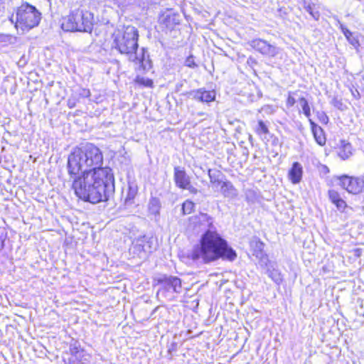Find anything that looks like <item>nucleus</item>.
I'll use <instances>...</instances> for the list:
<instances>
[{
	"instance_id": "1",
	"label": "nucleus",
	"mask_w": 364,
	"mask_h": 364,
	"mask_svg": "<svg viewBox=\"0 0 364 364\" xmlns=\"http://www.w3.org/2000/svg\"><path fill=\"white\" fill-rule=\"evenodd\" d=\"M103 156L92 144L76 147L68 158L69 175L75 176L72 188L81 200L91 203L109 200L114 193L112 169L102 168Z\"/></svg>"
},
{
	"instance_id": "8",
	"label": "nucleus",
	"mask_w": 364,
	"mask_h": 364,
	"mask_svg": "<svg viewBox=\"0 0 364 364\" xmlns=\"http://www.w3.org/2000/svg\"><path fill=\"white\" fill-rule=\"evenodd\" d=\"M158 284H161L165 290L172 289L174 292L180 293L181 291V281L173 276L161 275L156 279Z\"/></svg>"
},
{
	"instance_id": "3",
	"label": "nucleus",
	"mask_w": 364,
	"mask_h": 364,
	"mask_svg": "<svg viewBox=\"0 0 364 364\" xmlns=\"http://www.w3.org/2000/svg\"><path fill=\"white\" fill-rule=\"evenodd\" d=\"M113 46L122 54L126 55L130 61L139 65L143 70L151 68V60L144 48L137 53L139 33L132 26H123L113 33Z\"/></svg>"
},
{
	"instance_id": "5",
	"label": "nucleus",
	"mask_w": 364,
	"mask_h": 364,
	"mask_svg": "<svg viewBox=\"0 0 364 364\" xmlns=\"http://www.w3.org/2000/svg\"><path fill=\"white\" fill-rule=\"evenodd\" d=\"M41 13L33 6L23 4L16 11V16L13 15L11 21L15 22L17 30L23 33L28 31L37 26L41 21Z\"/></svg>"
},
{
	"instance_id": "16",
	"label": "nucleus",
	"mask_w": 364,
	"mask_h": 364,
	"mask_svg": "<svg viewBox=\"0 0 364 364\" xmlns=\"http://www.w3.org/2000/svg\"><path fill=\"white\" fill-rule=\"evenodd\" d=\"M352 146L349 142L344 140L341 141V146L338 151V155L343 160L348 159L352 154Z\"/></svg>"
},
{
	"instance_id": "29",
	"label": "nucleus",
	"mask_w": 364,
	"mask_h": 364,
	"mask_svg": "<svg viewBox=\"0 0 364 364\" xmlns=\"http://www.w3.org/2000/svg\"><path fill=\"white\" fill-rule=\"evenodd\" d=\"M296 102V100L295 99L292 97V96H289L288 98H287V106L289 107H292L294 105Z\"/></svg>"
},
{
	"instance_id": "4",
	"label": "nucleus",
	"mask_w": 364,
	"mask_h": 364,
	"mask_svg": "<svg viewBox=\"0 0 364 364\" xmlns=\"http://www.w3.org/2000/svg\"><path fill=\"white\" fill-rule=\"evenodd\" d=\"M93 20V14L91 12L77 9L63 18L61 28L65 31L90 32Z\"/></svg>"
},
{
	"instance_id": "22",
	"label": "nucleus",
	"mask_w": 364,
	"mask_h": 364,
	"mask_svg": "<svg viewBox=\"0 0 364 364\" xmlns=\"http://www.w3.org/2000/svg\"><path fill=\"white\" fill-rule=\"evenodd\" d=\"M195 207V204L191 200H186L182 205V212L183 215L192 213Z\"/></svg>"
},
{
	"instance_id": "10",
	"label": "nucleus",
	"mask_w": 364,
	"mask_h": 364,
	"mask_svg": "<svg viewBox=\"0 0 364 364\" xmlns=\"http://www.w3.org/2000/svg\"><path fill=\"white\" fill-rule=\"evenodd\" d=\"M174 180L177 186L181 188L186 187L190 183L189 176L186 173L185 171L180 167L174 168Z\"/></svg>"
},
{
	"instance_id": "19",
	"label": "nucleus",
	"mask_w": 364,
	"mask_h": 364,
	"mask_svg": "<svg viewBox=\"0 0 364 364\" xmlns=\"http://www.w3.org/2000/svg\"><path fill=\"white\" fill-rule=\"evenodd\" d=\"M138 192V188L136 186L129 185L127 196L125 198V203L127 205H132L133 200L136 197Z\"/></svg>"
},
{
	"instance_id": "17",
	"label": "nucleus",
	"mask_w": 364,
	"mask_h": 364,
	"mask_svg": "<svg viewBox=\"0 0 364 364\" xmlns=\"http://www.w3.org/2000/svg\"><path fill=\"white\" fill-rule=\"evenodd\" d=\"M208 176L210 178V181L212 184L215 186L221 185L223 181H222V173L216 169H209Z\"/></svg>"
},
{
	"instance_id": "27",
	"label": "nucleus",
	"mask_w": 364,
	"mask_h": 364,
	"mask_svg": "<svg viewBox=\"0 0 364 364\" xmlns=\"http://www.w3.org/2000/svg\"><path fill=\"white\" fill-rule=\"evenodd\" d=\"M341 28L346 38L348 40H350V38L352 37V33L348 28H345L342 24H341Z\"/></svg>"
},
{
	"instance_id": "15",
	"label": "nucleus",
	"mask_w": 364,
	"mask_h": 364,
	"mask_svg": "<svg viewBox=\"0 0 364 364\" xmlns=\"http://www.w3.org/2000/svg\"><path fill=\"white\" fill-rule=\"evenodd\" d=\"M220 191L222 194L227 198H233L237 196V191L229 181H224L222 183L220 186Z\"/></svg>"
},
{
	"instance_id": "9",
	"label": "nucleus",
	"mask_w": 364,
	"mask_h": 364,
	"mask_svg": "<svg viewBox=\"0 0 364 364\" xmlns=\"http://www.w3.org/2000/svg\"><path fill=\"white\" fill-rule=\"evenodd\" d=\"M188 95L193 99L202 102H210L215 100V91L205 90L203 88L192 90Z\"/></svg>"
},
{
	"instance_id": "34",
	"label": "nucleus",
	"mask_w": 364,
	"mask_h": 364,
	"mask_svg": "<svg viewBox=\"0 0 364 364\" xmlns=\"http://www.w3.org/2000/svg\"><path fill=\"white\" fill-rule=\"evenodd\" d=\"M85 97H88L90 95V91L89 90H83V94H82Z\"/></svg>"
},
{
	"instance_id": "21",
	"label": "nucleus",
	"mask_w": 364,
	"mask_h": 364,
	"mask_svg": "<svg viewBox=\"0 0 364 364\" xmlns=\"http://www.w3.org/2000/svg\"><path fill=\"white\" fill-rule=\"evenodd\" d=\"M299 102L302 108L304 114L309 118L311 116V108L307 100L304 97H301L299 100Z\"/></svg>"
},
{
	"instance_id": "25",
	"label": "nucleus",
	"mask_w": 364,
	"mask_h": 364,
	"mask_svg": "<svg viewBox=\"0 0 364 364\" xmlns=\"http://www.w3.org/2000/svg\"><path fill=\"white\" fill-rule=\"evenodd\" d=\"M134 248L136 250L140 252L139 257L143 258L146 256V252L148 251V250L146 248V245L137 244L134 247ZM149 251L150 252L151 250H149Z\"/></svg>"
},
{
	"instance_id": "26",
	"label": "nucleus",
	"mask_w": 364,
	"mask_h": 364,
	"mask_svg": "<svg viewBox=\"0 0 364 364\" xmlns=\"http://www.w3.org/2000/svg\"><path fill=\"white\" fill-rule=\"evenodd\" d=\"M306 9L312 16V17L314 19H316V20L318 19V18L320 16L318 11H314L310 6L306 7Z\"/></svg>"
},
{
	"instance_id": "20",
	"label": "nucleus",
	"mask_w": 364,
	"mask_h": 364,
	"mask_svg": "<svg viewBox=\"0 0 364 364\" xmlns=\"http://www.w3.org/2000/svg\"><path fill=\"white\" fill-rule=\"evenodd\" d=\"M255 132L262 138L266 139L267 134H269V129L263 121L259 120L255 128Z\"/></svg>"
},
{
	"instance_id": "12",
	"label": "nucleus",
	"mask_w": 364,
	"mask_h": 364,
	"mask_svg": "<svg viewBox=\"0 0 364 364\" xmlns=\"http://www.w3.org/2000/svg\"><path fill=\"white\" fill-rule=\"evenodd\" d=\"M328 195L330 200L336 206L339 210L343 211L347 207L346 201L341 198V196L338 191L333 189L329 190Z\"/></svg>"
},
{
	"instance_id": "18",
	"label": "nucleus",
	"mask_w": 364,
	"mask_h": 364,
	"mask_svg": "<svg viewBox=\"0 0 364 364\" xmlns=\"http://www.w3.org/2000/svg\"><path fill=\"white\" fill-rule=\"evenodd\" d=\"M161 203L158 198H152L149 203V211L150 213L157 215L159 214Z\"/></svg>"
},
{
	"instance_id": "13",
	"label": "nucleus",
	"mask_w": 364,
	"mask_h": 364,
	"mask_svg": "<svg viewBox=\"0 0 364 364\" xmlns=\"http://www.w3.org/2000/svg\"><path fill=\"white\" fill-rule=\"evenodd\" d=\"M309 121L311 127V131L316 141L320 146L324 145L326 144V139L323 129L312 122L311 119Z\"/></svg>"
},
{
	"instance_id": "30",
	"label": "nucleus",
	"mask_w": 364,
	"mask_h": 364,
	"mask_svg": "<svg viewBox=\"0 0 364 364\" xmlns=\"http://www.w3.org/2000/svg\"><path fill=\"white\" fill-rule=\"evenodd\" d=\"M186 187H184L183 189L188 190L192 193H197V189L196 188H194L193 186H192L191 185V183H188V185H186Z\"/></svg>"
},
{
	"instance_id": "33",
	"label": "nucleus",
	"mask_w": 364,
	"mask_h": 364,
	"mask_svg": "<svg viewBox=\"0 0 364 364\" xmlns=\"http://www.w3.org/2000/svg\"><path fill=\"white\" fill-rule=\"evenodd\" d=\"M321 121L324 123H327L328 122V117L326 115V114H323L321 118Z\"/></svg>"
},
{
	"instance_id": "14",
	"label": "nucleus",
	"mask_w": 364,
	"mask_h": 364,
	"mask_svg": "<svg viewBox=\"0 0 364 364\" xmlns=\"http://www.w3.org/2000/svg\"><path fill=\"white\" fill-rule=\"evenodd\" d=\"M302 166L299 162H294L289 171V176L290 180L293 183H298L300 182L302 176Z\"/></svg>"
},
{
	"instance_id": "2",
	"label": "nucleus",
	"mask_w": 364,
	"mask_h": 364,
	"mask_svg": "<svg viewBox=\"0 0 364 364\" xmlns=\"http://www.w3.org/2000/svg\"><path fill=\"white\" fill-rule=\"evenodd\" d=\"M194 224H198L201 229L208 228L200 239V247L191 253L194 260L201 258L205 262L215 261L219 258L233 261L237 254L229 247L227 242L217 232L213 225V218L206 213H200L191 218Z\"/></svg>"
},
{
	"instance_id": "32",
	"label": "nucleus",
	"mask_w": 364,
	"mask_h": 364,
	"mask_svg": "<svg viewBox=\"0 0 364 364\" xmlns=\"http://www.w3.org/2000/svg\"><path fill=\"white\" fill-rule=\"evenodd\" d=\"M68 105L70 108H73L75 106V102H74V100L69 99L68 101Z\"/></svg>"
},
{
	"instance_id": "28",
	"label": "nucleus",
	"mask_w": 364,
	"mask_h": 364,
	"mask_svg": "<svg viewBox=\"0 0 364 364\" xmlns=\"http://www.w3.org/2000/svg\"><path fill=\"white\" fill-rule=\"evenodd\" d=\"M186 65L190 68H194L196 64L194 63L192 57H188L186 60Z\"/></svg>"
},
{
	"instance_id": "7",
	"label": "nucleus",
	"mask_w": 364,
	"mask_h": 364,
	"mask_svg": "<svg viewBox=\"0 0 364 364\" xmlns=\"http://www.w3.org/2000/svg\"><path fill=\"white\" fill-rule=\"evenodd\" d=\"M248 43L253 49L264 55L274 57L279 53V49L276 46L261 38L253 39Z\"/></svg>"
},
{
	"instance_id": "35",
	"label": "nucleus",
	"mask_w": 364,
	"mask_h": 364,
	"mask_svg": "<svg viewBox=\"0 0 364 364\" xmlns=\"http://www.w3.org/2000/svg\"><path fill=\"white\" fill-rule=\"evenodd\" d=\"M198 114L200 115V116H203V113H199Z\"/></svg>"
},
{
	"instance_id": "31",
	"label": "nucleus",
	"mask_w": 364,
	"mask_h": 364,
	"mask_svg": "<svg viewBox=\"0 0 364 364\" xmlns=\"http://www.w3.org/2000/svg\"><path fill=\"white\" fill-rule=\"evenodd\" d=\"M348 41L354 46L359 45L358 41L353 37H350V40H348Z\"/></svg>"
},
{
	"instance_id": "24",
	"label": "nucleus",
	"mask_w": 364,
	"mask_h": 364,
	"mask_svg": "<svg viewBox=\"0 0 364 364\" xmlns=\"http://www.w3.org/2000/svg\"><path fill=\"white\" fill-rule=\"evenodd\" d=\"M136 81L137 83L148 87H152L154 84L151 79L144 77H137Z\"/></svg>"
},
{
	"instance_id": "23",
	"label": "nucleus",
	"mask_w": 364,
	"mask_h": 364,
	"mask_svg": "<svg viewBox=\"0 0 364 364\" xmlns=\"http://www.w3.org/2000/svg\"><path fill=\"white\" fill-rule=\"evenodd\" d=\"M267 274H268L269 277H271L276 283L279 284L282 282L281 274L277 270L268 269Z\"/></svg>"
},
{
	"instance_id": "11",
	"label": "nucleus",
	"mask_w": 364,
	"mask_h": 364,
	"mask_svg": "<svg viewBox=\"0 0 364 364\" xmlns=\"http://www.w3.org/2000/svg\"><path fill=\"white\" fill-rule=\"evenodd\" d=\"M161 23L167 29L172 30L175 26L179 24V16L175 14H168L161 18Z\"/></svg>"
},
{
	"instance_id": "6",
	"label": "nucleus",
	"mask_w": 364,
	"mask_h": 364,
	"mask_svg": "<svg viewBox=\"0 0 364 364\" xmlns=\"http://www.w3.org/2000/svg\"><path fill=\"white\" fill-rule=\"evenodd\" d=\"M336 178L339 181V186L350 193L358 194L364 189V181L361 178L342 175Z\"/></svg>"
}]
</instances>
